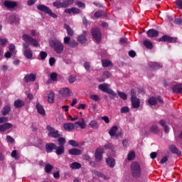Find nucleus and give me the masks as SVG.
I'll return each instance as SVG.
<instances>
[{"label":"nucleus","instance_id":"f257e3e1","mask_svg":"<svg viewBox=\"0 0 182 182\" xmlns=\"http://www.w3.org/2000/svg\"><path fill=\"white\" fill-rule=\"evenodd\" d=\"M50 46L53 49L54 52L58 55H60L65 49L63 43H62V42L58 39H54L50 41Z\"/></svg>","mask_w":182,"mask_h":182},{"label":"nucleus","instance_id":"f03ea898","mask_svg":"<svg viewBox=\"0 0 182 182\" xmlns=\"http://www.w3.org/2000/svg\"><path fill=\"white\" fill-rule=\"evenodd\" d=\"M130 170L133 177L135 178H139L141 176V166L137 161L131 164Z\"/></svg>","mask_w":182,"mask_h":182},{"label":"nucleus","instance_id":"7ed1b4c3","mask_svg":"<svg viewBox=\"0 0 182 182\" xmlns=\"http://www.w3.org/2000/svg\"><path fill=\"white\" fill-rule=\"evenodd\" d=\"M37 9L41 12H44V14H47V15H49V16H51V18H53L54 19L58 18V15H56V14L53 13L49 7L43 4H39L37 6Z\"/></svg>","mask_w":182,"mask_h":182},{"label":"nucleus","instance_id":"20e7f679","mask_svg":"<svg viewBox=\"0 0 182 182\" xmlns=\"http://www.w3.org/2000/svg\"><path fill=\"white\" fill-rule=\"evenodd\" d=\"M46 130L48 132V137H52V139H59V137H62V134H59V131L55 129V128L50 127V125L46 127Z\"/></svg>","mask_w":182,"mask_h":182},{"label":"nucleus","instance_id":"39448f33","mask_svg":"<svg viewBox=\"0 0 182 182\" xmlns=\"http://www.w3.org/2000/svg\"><path fill=\"white\" fill-rule=\"evenodd\" d=\"M23 40L26 43H28V45H31L32 46H35L36 48L38 46L39 43H38V40L31 37V36L28 34L23 35Z\"/></svg>","mask_w":182,"mask_h":182},{"label":"nucleus","instance_id":"423d86ee","mask_svg":"<svg viewBox=\"0 0 182 182\" xmlns=\"http://www.w3.org/2000/svg\"><path fill=\"white\" fill-rule=\"evenodd\" d=\"M91 34L92 38L96 41V42H100L102 41V32L100 28L95 27L91 30Z\"/></svg>","mask_w":182,"mask_h":182},{"label":"nucleus","instance_id":"0eeeda50","mask_svg":"<svg viewBox=\"0 0 182 182\" xmlns=\"http://www.w3.org/2000/svg\"><path fill=\"white\" fill-rule=\"evenodd\" d=\"M103 153H105V149L100 147L95 150V159L97 163H100L103 160Z\"/></svg>","mask_w":182,"mask_h":182},{"label":"nucleus","instance_id":"6e6552de","mask_svg":"<svg viewBox=\"0 0 182 182\" xmlns=\"http://www.w3.org/2000/svg\"><path fill=\"white\" fill-rule=\"evenodd\" d=\"M159 42H169L170 43H173L174 42H177V38L164 35L159 39Z\"/></svg>","mask_w":182,"mask_h":182},{"label":"nucleus","instance_id":"1a4fd4ad","mask_svg":"<svg viewBox=\"0 0 182 182\" xmlns=\"http://www.w3.org/2000/svg\"><path fill=\"white\" fill-rule=\"evenodd\" d=\"M4 6L7 8V9H14V8H16V6H18V2L6 0L4 2Z\"/></svg>","mask_w":182,"mask_h":182},{"label":"nucleus","instance_id":"9d476101","mask_svg":"<svg viewBox=\"0 0 182 182\" xmlns=\"http://www.w3.org/2000/svg\"><path fill=\"white\" fill-rule=\"evenodd\" d=\"M172 92L177 95H182V83L178 82L172 87Z\"/></svg>","mask_w":182,"mask_h":182},{"label":"nucleus","instance_id":"9b49d317","mask_svg":"<svg viewBox=\"0 0 182 182\" xmlns=\"http://www.w3.org/2000/svg\"><path fill=\"white\" fill-rule=\"evenodd\" d=\"M87 33V31H84L83 34H80L77 37V42L81 43V45H83L87 42V37H86V35Z\"/></svg>","mask_w":182,"mask_h":182},{"label":"nucleus","instance_id":"f8f14e48","mask_svg":"<svg viewBox=\"0 0 182 182\" xmlns=\"http://www.w3.org/2000/svg\"><path fill=\"white\" fill-rule=\"evenodd\" d=\"M36 80V75L33 73L27 74L24 77V82L26 83H29V82H35Z\"/></svg>","mask_w":182,"mask_h":182},{"label":"nucleus","instance_id":"ddd939ff","mask_svg":"<svg viewBox=\"0 0 182 182\" xmlns=\"http://www.w3.org/2000/svg\"><path fill=\"white\" fill-rule=\"evenodd\" d=\"M146 35L148 38H157V36H159V31H156L154 28H151L147 31Z\"/></svg>","mask_w":182,"mask_h":182},{"label":"nucleus","instance_id":"4468645a","mask_svg":"<svg viewBox=\"0 0 182 182\" xmlns=\"http://www.w3.org/2000/svg\"><path fill=\"white\" fill-rule=\"evenodd\" d=\"M60 92L63 97H70L72 96V90L68 87L63 88Z\"/></svg>","mask_w":182,"mask_h":182},{"label":"nucleus","instance_id":"2eb2a0df","mask_svg":"<svg viewBox=\"0 0 182 182\" xmlns=\"http://www.w3.org/2000/svg\"><path fill=\"white\" fill-rule=\"evenodd\" d=\"M53 150H56V145L55 143L46 144V151L47 153H52Z\"/></svg>","mask_w":182,"mask_h":182},{"label":"nucleus","instance_id":"dca6fc26","mask_svg":"<svg viewBox=\"0 0 182 182\" xmlns=\"http://www.w3.org/2000/svg\"><path fill=\"white\" fill-rule=\"evenodd\" d=\"M100 90H102V92H104L105 93H107L109 90H110V85H109L108 83H102L100 84L98 86Z\"/></svg>","mask_w":182,"mask_h":182},{"label":"nucleus","instance_id":"f3484780","mask_svg":"<svg viewBox=\"0 0 182 182\" xmlns=\"http://www.w3.org/2000/svg\"><path fill=\"white\" fill-rule=\"evenodd\" d=\"M106 163L110 168H114V166H116V160L112 157H108L106 159Z\"/></svg>","mask_w":182,"mask_h":182},{"label":"nucleus","instance_id":"a211bd4d","mask_svg":"<svg viewBox=\"0 0 182 182\" xmlns=\"http://www.w3.org/2000/svg\"><path fill=\"white\" fill-rule=\"evenodd\" d=\"M68 154H70V156H80V154H82V150L73 148L68 150Z\"/></svg>","mask_w":182,"mask_h":182},{"label":"nucleus","instance_id":"6ab92c4d","mask_svg":"<svg viewBox=\"0 0 182 182\" xmlns=\"http://www.w3.org/2000/svg\"><path fill=\"white\" fill-rule=\"evenodd\" d=\"M131 102L134 109H139L140 107V100L139 98L131 99Z\"/></svg>","mask_w":182,"mask_h":182},{"label":"nucleus","instance_id":"aec40b11","mask_svg":"<svg viewBox=\"0 0 182 182\" xmlns=\"http://www.w3.org/2000/svg\"><path fill=\"white\" fill-rule=\"evenodd\" d=\"M14 106L16 109H21V107H23V106H25V101L22 100H16L14 101Z\"/></svg>","mask_w":182,"mask_h":182},{"label":"nucleus","instance_id":"412c9836","mask_svg":"<svg viewBox=\"0 0 182 182\" xmlns=\"http://www.w3.org/2000/svg\"><path fill=\"white\" fill-rule=\"evenodd\" d=\"M12 126L13 125L11 123H4V124L0 125V132H4L6 130L11 129Z\"/></svg>","mask_w":182,"mask_h":182},{"label":"nucleus","instance_id":"4be33fe9","mask_svg":"<svg viewBox=\"0 0 182 182\" xmlns=\"http://www.w3.org/2000/svg\"><path fill=\"white\" fill-rule=\"evenodd\" d=\"M101 62L103 68H109L113 66V63H112L110 60L102 59Z\"/></svg>","mask_w":182,"mask_h":182},{"label":"nucleus","instance_id":"5701e85b","mask_svg":"<svg viewBox=\"0 0 182 182\" xmlns=\"http://www.w3.org/2000/svg\"><path fill=\"white\" fill-rule=\"evenodd\" d=\"M169 150L173 154H177V156L181 154V152L178 150L176 145H171L169 147Z\"/></svg>","mask_w":182,"mask_h":182},{"label":"nucleus","instance_id":"b1692460","mask_svg":"<svg viewBox=\"0 0 182 182\" xmlns=\"http://www.w3.org/2000/svg\"><path fill=\"white\" fill-rule=\"evenodd\" d=\"M23 55L27 59H32V58H33V53H32V50H31V48L28 50H24Z\"/></svg>","mask_w":182,"mask_h":182},{"label":"nucleus","instance_id":"393cba45","mask_svg":"<svg viewBox=\"0 0 182 182\" xmlns=\"http://www.w3.org/2000/svg\"><path fill=\"white\" fill-rule=\"evenodd\" d=\"M70 167L72 170H79V168H82V164L79 162H73L70 164Z\"/></svg>","mask_w":182,"mask_h":182},{"label":"nucleus","instance_id":"a878e982","mask_svg":"<svg viewBox=\"0 0 182 182\" xmlns=\"http://www.w3.org/2000/svg\"><path fill=\"white\" fill-rule=\"evenodd\" d=\"M36 107L37 109L38 113L39 114H45V109H43V106L41 105L39 102H38L36 105Z\"/></svg>","mask_w":182,"mask_h":182},{"label":"nucleus","instance_id":"bb28decb","mask_svg":"<svg viewBox=\"0 0 182 182\" xmlns=\"http://www.w3.org/2000/svg\"><path fill=\"white\" fill-rule=\"evenodd\" d=\"M149 132H151V133H154V134H159V133H160V129L157 125H152L149 128Z\"/></svg>","mask_w":182,"mask_h":182},{"label":"nucleus","instance_id":"cd10ccee","mask_svg":"<svg viewBox=\"0 0 182 182\" xmlns=\"http://www.w3.org/2000/svg\"><path fill=\"white\" fill-rule=\"evenodd\" d=\"M63 127L64 129L70 132V130H73V129H75V124L73 123H66L63 124Z\"/></svg>","mask_w":182,"mask_h":182},{"label":"nucleus","instance_id":"c85d7f7f","mask_svg":"<svg viewBox=\"0 0 182 182\" xmlns=\"http://www.w3.org/2000/svg\"><path fill=\"white\" fill-rule=\"evenodd\" d=\"M117 130H119V128L117 127V126L114 125L112 127V128L109 131V136H111L112 137H113V136H116V133H117Z\"/></svg>","mask_w":182,"mask_h":182},{"label":"nucleus","instance_id":"c756f323","mask_svg":"<svg viewBox=\"0 0 182 182\" xmlns=\"http://www.w3.org/2000/svg\"><path fill=\"white\" fill-rule=\"evenodd\" d=\"M75 0H65L63 1L62 8H68L70 5L73 4Z\"/></svg>","mask_w":182,"mask_h":182},{"label":"nucleus","instance_id":"7c9ffc66","mask_svg":"<svg viewBox=\"0 0 182 182\" xmlns=\"http://www.w3.org/2000/svg\"><path fill=\"white\" fill-rule=\"evenodd\" d=\"M64 28L67 31V33H68V36H73V33H75V32L73 31V29H72V28H70V26L69 25L65 24Z\"/></svg>","mask_w":182,"mask_h":182},{"label":"nucleus","instance_id":"2f4dec72","mask_svg":"<svg viewBox=\"0 0 182 182\" xmlns=\"http://www.w3.org/2000/svg\"><path fill=\"white\" fill-rule=\"evenodd\" d=\"M55 153L58 156H60L62 154H63V153H65V146H56L55 148Z\"/></svg>","mask_w":182,"mask_h":182},{"label":"nucleus","instance_id":"473e14b6","mask_svg":"<svg viewBox=\"0 0 182 182\" xmlns=\"http://www.w3.org/2000/svg\"><path fill=\"white\" fill-rule=\"evenodd\" d=\"M48 103H53L55 102V92L50 91L48 95Z\"/></svg>","mask_w":182,"mask_h":182},{"label":"nucleus","instance_id":"72a5a7b5","mask_svg":"<svg viewBox=\"0 0 182 182\" xmlns=\"http://www.w3.org/2000/svg\"><path fill=\"white\" fill-rule=\"evenodd\" d=\"M149 66L153 70H157V69L161 68V65L159 63H150Z\"/></svg>","mask_w":182,"mask_h":182},{"label":"nucleus","instance_id":"f704fd0d","mask_svg":"<svg viewBox=\"0 0 182 182\" xmlns=\"http://www.w3.org/2000/svg\"><path fill=\"white\" fill-rule=\"evenodd\" d=\"M9 112H11V105H6L3 108L1 113L2 114H9Z\"/></svg>","mask_w":182,"mask_h":182},{"label":"nucleus","instance_id":"c9c22d12","mask_svg":"<svg viewBox=\"0 0 182 182\" xmlns=\"http://www.w3.org/2000/svg\"><path fill=\"white\" fill-rule=\"evenodd\" d=\"M89 126L94 130H97L99 129V124L95 120L91 121Z\"/></svg>","mask_w":182,"mask_h":182},{"label":"nucleus","instance_id":"e433bc0d","mask_svg":"<svg viewBox=\"0 0 182 182\" xmlns=\"http://www.w3.org/2000/svg\"><path fill=\"white\" fill-rule=\"evenodd\" d=\"M148 103L150 105V106H155V105H157V98L154 97H151L148 100Z\"/></svg>","mask_w":182,"mask_h":182},{"label":"nucleus","instance_id":"4c0bfd02","mask_svg":"<svg viewBox=\"0 0 182 182\" xmlns=\"http://www.w3.org/2000/svg\"><path fill=\"white\" fill-rule=\"evenodd\" d=\"M52 170H53V166H52L50 164H46L45 171L47 173V174L50 173Z\"/></svg>","mask_w":182,"mask_h":182},{"label":"nucleus","instance_id":"58836bf2","mask_svg":"<svg viewBox=\"0 0 182 182\" xmlns=\"http://www.w3.org/2000/svg\"><path fill=\"white\" fill-rule=\"evenodd\" d=\"M75 124H77V126H79V127H80V129L86 128V123H85V120H83V119L75 122Z\"/></svg>","mask_w":182,"mask_h":182},{"label":"nucleus","instance_id":"ea45409f","mask_svg":"<svg viewBox=\"0 0 182 182\" xmlns=\"http://www.w3.org/2000/svg\"><path fill=\"white\" fill-rule=\"evenodd\" d=\"M78 45L79 43H77V41H76L75 40H73L69 42L68 46L70 48H72V49H75V48H77Z\"/></svg>","mask_w":182,"mask_h":182},{"label":"nucleus","instance_id":"a19ab883","mask_svg":"<svg viewBox=\"0 0 182 182\" xmlns=\"http://www.w3.org/2000/svg\"><path fill=\"white\" fill-rule=\"evenodd\" d=\"M144 46H145L146 49H153V43L147 40L144 41Z\"/></svg>","mask_w":182,"mask_h":182},{"label":"nucleus","instance_id":"79ce46f5","mask_svg":"<svg viewBox=\"0 0 182 182\" xmlns=\"http://www.w3.org/2000/svg\"><path fill=\"white\" fill-rule=\"evenodd\" d=\"M58 141L59 146H65V144H66V139H65V138L61 136L58 137Z\"/></svg>","mask_w":182,"mask_h":182},{"label":"nucleus","instance_id":"37998d69","mask_svg":"<svg viewBox=\"0 0 182 182\" xmlns=\"http://www.w3.org/2000/svg\"><path fill=\"white\" fill-rule=\"evenodd\" d=\"M63 5V2H60V1H59V0L53 3V6L55 8H57V9H59L60 8H62Z\"/></svg>","mask_w":182,"mask_h":182},{"label":"nucleus","instance_id":"c03bdc74","mask_svg":"<svg viewBox=\"0 0 182 182\" xmlns=\"http://www.w3.org/2000/svg\"><path fill=\"white\" fill-rule=\"evenodd\" d=\"M118 95L122 100H127V95L124 92H122L120 91H117Z\"/></svg>","mask_w":182,"mask_h":182},{"label":"nucleus","instance_id":"a18cd8bd","mask_svg":"<svg viewBox=\"0 0 182 182\" xmlns=\"http://www.w3.org/2000/svg\"><path fill=\"white\" fill-rule=\"evenodd\" d=\"M68 144H70V146H72L73 147H79V142L73 139L68 141Z\"/></svg>","mask_w":182,"mask_h":182},{"label":"nucleus","instance_id":"49530a36","mask_svg":"<svg viewBox=\"0 0 182 182\" xmlns=\"http://www.w3.org/2000/svg\"><path fill=\"white\" fill-rule=\"evenodd\" d=\"M134 157H136V154H134V151H132L128 154L127 160L129 161H132V160H133L134 159Z\"/></svg>","mask_w":182,"mask_h":182},{"label":"nucleus","instance_id":"de8ad7c7","mask_svg":"<svg viewBox=\"0 0 182 182\" xmlns=\"http://www.w3.org/2000/svg\"><path fill=\"white\" fill-rule=\"evenodd\" d=\"M108 95H109L110 99H114L116 96H117V94L113 91V90L110 89L108 92H107Z\"/></svg>","mask_w":182,"mask_h":182},{"label":"nucleus","instance_id":"09e8293b","mask_svg":"<svg viewBox=\"0 0 182 182\" xmlns=\"http://www.w3.org/2000/svg\"><path fill=\"white\" fill-rule=\"evenodd\" d=\"M105 14V11H97L94 14L95 18H102Z\"/></svg>","mask_w":182,"mask_h":182},{"label":"nucleus","instance_id":"8fccbe9b","mask_svg":"<svg viewBox=\"0 0 182 182\" xmlns=\"http://www.w3.org/2000/svg\"><path fill=\"white\" fill-rule=\"evenodd\" d=\"M50 77L53 82H57L58 81V74L56 73H52L50 75Z\"/></svg>","mask_w":182,"mask_h":182},{"label":"nucleus","instance_id":"3c124183","mask_svg":"<svg viewBox=\"0 0 182 182\" xmlns=\"http://www.w3.org/2000/svg\"><path fill=\"white\" fill-rule=\"evenodd\" d=\"M40 57L41 60H45L48 58V53L45 51H41Z\"/></svg>","mask_w":182,"mask_h":182},{"label":"nucleus","instance_id":"603ef678","mask_svg":"<svg viewBox=\"0 0 182 182\" xmlns=\"http://www.w3.org/2000/svg\"><path fill=\"white\" fill-rule=\"evenodd\" d=\"M68 81H69V83H75V82H76V75H70L68 77Z\"/></svg>","mask_w":182,"mask_h":182},{"label":"nucleus","instance_id":"864d4df0","mask_svg":"<svg viewBox=\"0 0 182 182\" xmlns=\"http://www.w3.org/2000/svg\"><path fill=\"white\" fill-rule=\"evenodd\" d=\"M175 4L178 9H182V0H176Z\"/></svg>","mask_w":182,"mask_h":182},{"label":"nucleus","instance_id":"5fc2aeb1","mask_svg":"<svg viewBox=\"0 0 182 182\" xmlns=\"http://www.w3.org/2000/svg\"><path fill=\"white\" fill-rule=\"evenodd\" d=\"M121 113L124 114V113H129L130 112V109L129 107H122L120 109Z\"/></svg>","mask_w":182,"mask_h":182},{"label":"nucleus","instance_id":"6e6d98bb","mask_svg":"<svg viewBox=\"0 0 182 182\" xmlns=\"http://www.w3.org/2000/svg\"><path fill=\"white\" fill-rule=\"evenodd\" d=\"M84 68L87 72H89L90 69V62H85L84 63Z\"/></svg>","mask_w":182,"mask_h":182},{"label":"nucleus","instance_id":"4d7b16f0","mask_svg":"<svg viewBox=\"0 0 182 182\" xmlns=\"http://www.w3.org/2000/svg\"><path fill=\"white\" fill-rule=\"evenodd\" d=\"M55 63H56V60L55 59V58L51 57L49 58V65L50 66H53V65H55Z\"/></svg>","mask_w":182,"mask_h":182},{"label":"nucleus","instance_id":"13d9d810","mask_svg":"<svg viewBox=\"0 0 182 182\" xmlns=\"http://www.w3.org/2000/svg\"><path fill=\"white\" fill-rule=\"evenodd\" d=\"M8 43V40L6 38H0V45L1 46H5Z\"/></svg>","mask_w":182,"mask_h":182},{"label":"nucleus","instance_id":"bf43d9fd","mask_svg":"<svg viewBox=\"0 0 182 182\" xmlns=\"http://www.w3.org/2000/svg\"><path fill=\"white\" fill-rule=\"evenodd\" d=\"M102 76L105 79H109V77L111 76V74L110 73H109V71H104L102 73Z\"/></svg>","mask_w":182,"mask_h":182},{"label":"nucleus","instance_id":"052dcab7","mask_svg":"<svg viewBox=\"0 0 182 182\" xmlns=\"http://www.w3.org/2000/svg\"><path fill=\"white\" fill-rule=\"evenodd\" d=\"M159 124L162 127H165V126H167V122L164 119H161L159 122Z\"/></svg>","mask_w":182,"mask_h":182},{"label":"nucleus","instance_id":"680f3d73","mask_svg":"<svg viewBox=\"0 0 182 182\" xmlns=\"http://www.w3.org/2000/svg\"><path fill=\"white\" fill-rule=\"evenodd\" d=\"M11 157H13V159H15L16 160H18L19 159V157L16 154V150L12 151V152H11Z\"/></svg>","mask_w":182,"mask_h":182},{"label":"nucleus","instance_id":"e2e57ef3","mask_svg":"<svg viewBox=\"0 0 182 182\" xmlns=\"http://www.w3.org/2000/svg\"><path fill=\"white\" fill-rule=\"evenodd\" d=\"M136 90L132 89L131 90V99H136L137 97L136 96Z\"/></svg>","mask_w":182,"mask_h":182},{"label":"nucleus","instance_id":"0e129e2a","mask_svg":"<svg viewBox=\"0 0 182 182\" xmlns=\"http://www.w3.org/2000/svg\"><path fill=\"white\" fill-rule=\"evenodd\" d=\"M71 12L72 14H80V9L75 7L71 8Z\"/></svg>","mask_w":182,"mask_h":182},{"label":"nucleus","instance_id":"69168bd1","mask_svg":"<svg viewBox=\"0 0 182 182\" xmlns=\"http://www.w3.org/2000/svg\"><path fill=\"white\" fill-rule=\"evenodd\" d=\"M6 140H7L8 143H15V139L9 135H8L6 136Z\"/></svg>","mask_w":182,"mask_h":182},{"label":"nucleus","instance_id":"338daca9","mask_svg":"<svg viewBox=\"0 0 182 182\" xmlns=\"http://www.w3.org/2000/svg\"><path fill=\"white\" fill-rule=\"evenodd\" d=\"M90 99L95 100V102H97L99 100V96L97 95H92L90 96Z\"/></svg>","mask_w":182,"mask_h":182},{"label":"nucleus","instance_id":"774afa93","mask_svg":"<svg viewBox=\"0 0 182 182\" xmlns=\"http://www.w3.org/2000/svg\"><path fill=\"white\" fill-rule=\"evenodd\" d=\"M174 23L176 25H182V18H175Z\"/></svg>","mask_w":182,"mask_h":182}]
</instances>
